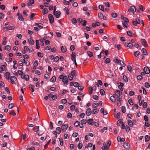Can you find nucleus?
<instances>
[{
    "mask_svg": "<svg viewBox=\"0 0 150 150\" xmlns=\"http://www.w3.org/2000/svg\"><path fill=\"white\" fill-rule=\"evenodd\" d=\"M121 18L124 20L123 21H122V22H128L129 20L128 19L125 17L123 16H121Z\"/></svg>",
    "mask_w": 150,
    "mask_h": 150,
    "instance_id": "obj_25",
    "label": "nucleus"
},
{
    "mask_svg": "<svg viewBox=\"0 0 150 150\" xmlns=\"http://www.w3.org/2000/svg\"><path fill=\"white\" fill-rule=\"evenodd\" d=\"M11 47L9 45H8L6 46L5 47V49L6 50H9L11 49Z\"/></svg>",
    "mask_w": 150,
    "mask_h": 150,
    "instance_id": "obj_34",
    "label": "nucleus"
},
{
    "mask_svg": "<svg viewBox=\"0 0 150 150\" xmlns=\"http://www.w3.org/2000/svg\"><path fill=\"white\" fill-rule=\"evenodd\" d=\"M86 115L87 116H89L92 113L91 109L89 108H88L86 110Z\"/></svg>",
    "mask_w": 150,
    "mask_h": 150,
    "instance_id": "obj_12",
    "label": "nucleus"
},
{
    "mask_svg": "<svg viewBox=\"0 0 150 150\" xmlns=\"http://www.w3.org/2000/svg\"><path fill=\"white\" fill-rule=\"evenodd\" d=\"M127 68L128 70L130 72H132V67L131 66L129 65L127 66Z\"/></svg>",
    "mask_w": 150,
    "mask_h": 150,
    "instance_id": "obj_31",
    "label": "nucleus"
},
{
    "mask_svg": "<svg viewBox=\"0 0 150 150\" xmlns=\"http://www.w3.org/2000/svg\"><path fill=\"white\" fill-rule=\"evenodd\" d=\"M110 62V59L109 58H107L106 59L105 61V63L106 64H108Z\"/></svg>",
    "mask_w": 150,
    "mask_h": 150,
    "instance_id": "obj_53",
    "label": "nucleus"
},
{
    "mask_svg": "<svg viewBox=\"0 0 150 150\" xmlns=\"http://www.w3.org/2000/svg\"><path fill=\"white\" fill-rule=\"evenodd\" d=\"M48 16L50 23L51 24L53 23L54 22V18L52 15L50 14Z\"/></svg>",
    "mask_w": 150,
    "mask_h": 150,
    "instance_id": "obj_1",
    "label": "nucleus"
},
{
    "mask_svg": "<svg viewBox=\"0 0 150 150\" xmlns=\"http://www.w3.org/2000/svg\"><path fill=\"white\" fill-rule=\"evenodd\" d=\"M110 99L111 101L112 102H115L116 101L115 97L114 96H111L110 98Z\"/></svg>",
    "mask_w": 150,
    "mask_h": 150,
    "instance_id": "obj_22",
    "label": "nucleus"
},
{
    "mask_svg": "<svg viewBox=\"0 0 150 150\" xmlns=\"http://www.w3.org/2000/svg\"><path fill=\"white\" fill-rule=\"evenodd\" d=\"M142 44V45L145 47H147L148 46V45L146 41L144 39H142L141 40Z\"/></svg>",
    "mask_w": 150,
    "mask_h": 150,
    "instance_id": "obj_4",
    "label": "nucleus"
},
{
    "mask_svg": "<svg viewBox=\"0 0 150 150\" xmlns=\"http://www.w3.org/2000/svg\"><path fill=\"white\" fill-rule=\"evenodd\" d=\"M34 0H29V2L28 3V5L29 6H31L32 4L34 3Z\"/></svg>",
    "mask_w": 150,
    "mask_h": 150,
    "instance_id": "obj_19",
    "label": "nucleus"
},
{
    "mask_svg": "<svg viewBox=\"0 0 150 150\" xmlns=\"http://www.w3.org/2000/svg\"><path fill=\"white\" fill-rule=\"evenodd\" d=\"M75 108V107L74 105H72L70 107V109L71 110H74Z\"/></svg>",
    "mask_w": 150,
    "mask_h": 150,
    "instance_id": "obj_62",
    "label": "nucleus"
},
{
    "mask_svg": "<svg viewBox=\"0 0 150 150\" xmlns=\"http://www.w3.org/2000/svg\"><path fill=\"white\" fill-rule=\"evenodd\" d=\"M130 130V128L127 125L126 126V130L127 132H129Z\"/></svg>",
    "mask_w": 150,
    "mask_h": 150,
    "instance_id": "obj_59",
    "label": "nucleus"
},
{
    "mask_svg": "<svg viewBox=\"0 0 150 150\" xmlns=\"http://www.w3.org/2000/svg\"><path fill=\"white\" fill-rule=\"evenodd\" d=\"M98 106V103H93L92 105L93 108H96Z\"/></svg>",
    "mask_w": 150,
    "mask_h": 150,
    "instance_id": "obj_46",
    "label": "nucleus"
},
{
    "mask_svg": "<svg viewBox=\"0 0 150 150\" xmlns=\"http://www.w3.org/2000/svg\"><path fill=\"white\" fill-rule=\"evenodd\" d=\"M71 74L73 76H76V71L75 70H73L71 72Z\"/></svg>",
    "mask_w": 150,
    "mask_h": 150,
    "instance_id": "obj_36",
    "label": "nucleus"
},
{
    "mask_svg": "<svg viewBox=\"0 0 150 150\" xmlns=\"http://www.w3.org/2000/svg\"><path fill=\"white\" fill-rule=\"evenodd\" d=\"M117 14L115 13H112L111 14V16L112 18H116L117 17Z\"/></svg>",
    "mask_w": 150,
    "mask_h": 150,
    "instance_id": "obj_42",
    "label": "nucleus"
},
{
    "mask_svg": "<svg viewBox=\"0 0 150 150\" xmlns=\"http://www.w3.org/2000/svg\"><path fill=\"white\" fill-rule=\"evenodd\" d=\"M48 11L47 8H44L42 11V13L45 15L48 12Z\"/></svg>",
    "mask_w": 150,
    "mask_h": 150,
    "instance_id": "obj_29",
    "label": "nucleus"
},
{
    "mask_svg": "<svg viewBox=\"0 0 150 150\" xmlns=\"http://www.w3.org/2000/svg\"><path fill=\"white\" fill-rule=\"evenodd\" d=\"M125 46L130 48H131L133 47V45L132 43L127 42L125 43Z\"/></svg>",
    "mask_w": 150,
    "mask_h": 150,
    "instance_id": "obj_5",
    "label": "nucleus"
},
{
    "mask_svg": "<svg viewBox=\"0 0 150 150\" xmlns=\"http://www.w3.org/2000/svg\"><path fill=\"white\" fill-rule=\"evenodd\" d=\"M17 15L18 16V19L19 20L21 21H24V19L23 17L21 14L19 13V12H18L17 14Z\"/></svg>",
    "mask_w": 150,
    "mask_h": 150,
    "instance_id": "obj_11",
    "label": "nucleus"
},
{
    "mask_svg": "<svg viewBox=\"0 0 150 150\" xmlns=\"http://www.w3.org/2000/svg\"><path fill=\"white\" fill-rule=\"evenodd\" d=\"M59 140L60 142V145L62 146L63 144V139L62 138H59Z\"/></svg>",
    "mask_w": 150,
    "mask_h": 150,
    "instance_id": "obj_41",
    "label": "nucleus"
},
{
    "mask_svg": "<svg viewBox=\"0 0 150 150\" xmlns=\"http://www.w3.org/2000/svg\"><path fill=\"white\" fill-rule=\"evenodd\" d=\"M128 124L130 127H132L133 126V122L130 120H128Z\"/></svg>",
    "mask_w": 150,
    "mask_h": 150,
    "instance_id": "obj_24",
    "label": "nucleus"
},
{
    "mask_svg": "<svg viewBox=\"0 0 150 150\" xmlns=\"http://www.w3.org/2000/svg\"><path fill=\"white\" fill-rule=\"evenodd\" d=\"M74 76L71 74H69L68 76V77L70 81H72L73 78Z\"/></svg>",
    "mask_w": 150,
    "mask_h": 150,
    "instance_id": "obj_48",
    "label": "nucleus"
},
{
    "mask_svg": "<svg viewBox=\"0 0 150 150\" xmlns=\"http://www.w3.org/2000/svg\"><path fill=\"white\" fill-rule=\"evenodd\" d=\"M68 127V125L67 124H64L62 125V130H66L67 129Z\"/></svg>",
    "mask_w": 150,
    "mask_h": 150,
    "instance_id": "obj_17",
    "label": "nucleus"
},
{
    "mask_svg": "<svg viewBox=\"0 0 150 150\" xmlns=\"http://www.w3.org/2000/svg\"><path fill=\"white\" fill-rule=\"evenodd\" d=\"M124 147L127 149L129 150L130 148V144L129 143L125 142L123 145Z\"/></svg>",
    "mask_w": 150,
    "mask_h": 150,
    "instance_id": "obj_9",
    "label": "nucleus"
},
{
    "mask_svg": "<svg viewBox=\"0 0 150 150\" xmlns=\"http://www.w3.org/2000/svg\"><path fill=\"white\" fill-rule=\"evenodd\" d=\"M35 42H36V48L37 49H39L40 48L39 40H36L35 41Z\"/></svg>",
    "mask_w": 150,
    "mask_h": 150,
    "instance_id": "obj_20",
    "label": "nucleus"
},
{
    "mask_svg": "<svg viewBox=\"0 0 150 150\" xmlns=\"http://www.w3.org/2000/svg\"><path fill=\"white\" fill-rule=\"evenodd\" d=\"M28 41L29 43L32 45H33L34 44V41L31 38L29 39H28Z\"/></svg>",
    "mask_w": 150,
    "mask_h": 150,
    "instance_id": "obj_21",
    "label": "nucleus"
},
{
    "mask_svg": "<svg viewBox=\"0 0 150 150\" xmlns=\"http://www.w3.org/2000/svg\"><path fill=\"white\" fill-rule=\"evenodd\" d=\"M71 55V59L72 61L74 62H75L76 61V59H75V55Z\"/></svg>",
    "mask_w": 150,
    "mask_h": 150,
    "instance_id": "obj_50",
    "label": "nucleus"
},
{
    "mask_svg": "<svg viewBox=\"0 0 150 150\" xmlns=\"http://www.w3.org/2000/svg\"><path fill=\"white\" fill-rule=\"evenodd\" d=\"M128 103L130 105H133V103L132 102V99H129L128 100Z\"/></svg>",
    "mask_w": 150,
    "mask_h": 150,
    "instance_id": "obj_54",
    "label": "nucleus"
},
{
    "mask_svg": "<svg viewBox=\"0 0 150 150\" xmlns=\"http://www.w3.org/2000/svg\"><path fill=\"white\" fill-rule=\"evenodd\" d=\"M99 111V110L97 109H94L92 111L93 113L94 114H96Z\"/></svg>",
    "mask_w": 150,
    "mask_h": 150,
    "instance_id": "obj_39",
    "label": "nucleus"
},
{
    "mask_svg": "<svg viewBox=\"0 0 150 150\" xmlns=\"http://www.w3.org/2000/svg\"><path fill=\"white\" fill-rule=\"evenodd\" d=\"M122 111L123 113H125L126 112L125 107L124 106H122Z\"/></svg>",
    "mask_w": 150,
    "mask_h": 150,
    "instance_id": "obj_55",
    "label": "nucleus"
},
{
    "mask_svg": "<svg viewBox=\"0 0 150 150\" xmlns=\"http://www.w3.org/2000/svg\"><path fill=\"white\" fill-rule=\"evenodd\" d=\"M39 130V126H37L33 128V130L34 132H36L38 131Z\"/></svg>",
    "mask_w": 150,
    "mask_h": 150,
    "instance_id": "obj_35",
    "label": "nucleus"
},
{
    "mask_svg": "<svg viewBox=\"0 0 150 150\" xmlns=\"http://www.w3.org/2000/svg\"><path fill=\"white\" fill-rule=\"evenodd\" d=\"M105 91L103 89H101L100 91V94L102 95H104L105 94Z\"/></svg>",
    "mask_w": 150,
    "mask_h": 150,
    "instance_id": "obj_56",
    "label": "nucleus"
},
{
    "mask_svg": "<svg viewBox=\"0 0 150 150\" xmlns=\"http://www.w3.org/2000/svg\"><path fill=\"white\" fill-rule=\"evenodd\" d=\"M50 77L49 75L47 74H45L44 76V78L46 79H48Z\"/></svg>",
    "mask_w": 150,
    "mask_h": 150,
    "instance_id": "obj_60",
    "label": "nucleus"
},
{
    "mask_svg": "<svg viewBox=\"0 0 150 150\" xmlns=\"http://www.w3.org/2000/svg\"><path fill=\"white\" fill-rule=\"evenodd\" d=\"M56 81V77L55 76H53L50 79V81L54 83Z\"/></svg>",
    "mask_w": 150,
    "mask_h": 150,
    "instance_id": "obj_28",
    "label": "nucleus"
},
{
    "mask_svg": "<svg viewBox=\"0 0 150 150\" xmlns=\"http://www.w3.org/2000/svg\"><path fill=\"white\" fill-rule=\"evenodd\" d=\"M150 85L147 82H146L145 83V86L146 88H149L150 87Z\"/></svg>",
    "mask_w": 150,
    "mask_h": 150,
    "instance_id": "obj_63",
    "label": "nucleus"
},
{
    "mask_svg": "<svg viewBox=\"0 0 150 150\" xmlns=\"http://www.w3.org/2000/svg\"><path fill=\"white\" fill-rule=\"evenodd\" d=\"M9 79H10L11 80V83L13 84L14 83V82L16 81L17 78L15 76H11L10 77Z\"/></svg>",
    "mask_w": 150,
    "mask_h": 150,
    "instance_id": "obj_3",
    "label": "nucleus"
},
{
    "mask_svg": "<svg viewBox=\"0 0 150 150\" xmlns=\"http://www.w3.org/2000/svg\"><path fill=\"white\" fill-rule=\"evenodd\" d=\"M127 23L122 22V23L124 27L127 28L128 27V25Z\"/></svg>",
    "mask_w": 150,
    "mask_h": 150,
    "instance_id": "obj_32",
    "label": "nucleus"
},
{
    "mask_svg": "<svg viewBox=\"0 0 150 150\" xmlns=\"http://www.w3.org/2000/svg\"><path fill=\"white\" fill-rule=\"evenodd\" d=\"M67 117L68 118H70L72 117V114L70 112L68 113L67 115Z\"/></svg>",
    "mask_w": 150,
    "mask_h": 150,
    "instance_id": "obj_61",
    "label": "nucleus"
},
{
    "mask_svg": "<svg viewBox=\"0 0 150 150\" xmlns=\"http://www.w3.org/2000/svg\"><path fill=\"white\" fill-rule=\"evenodd\" d=\"M139 54V51H137L134 53V55L135 57H137L138 56Z\"/></svg>",
    "mask_w": 150,
    "mask_h": 150,
    "instance_id": "obj_45",
    "label": "nucleus"
},
{
    "mask_svg": "<svg viewBox=\"0 0 150 150\" xmlns=\"http://www.w3.org/2000/svg\"><path fill=\"white\" fill-rule=\"evenodd\" d=\"M136 11V8L134 6H131L128 9V11L129 12H135Z\"/></svg>",
    "mask_w": 150,
    "mask_h": 150,
    "instance_id": "obj_2",
    "label": "nucleus"
},
{
    "mask_svg": "<svg viewBox=\"0 0 150 150\" xmlns=\"http://www.w3.org/2000/svg\"><path fill=\"white\" fill-rule=\"evenodd\" d=\"M99 8L103 11H104V6L102 5H100L99 6Z\"/></svg>",
    "mask_w": 150,
    "mask_h": 150,
    "instance_id": "obj_44",
    "label": "nucleus"
},
{
    "mask_svg": "<svg viewBox=\"0 0 150 150\" xmlns=\"http://www.w3.org/2000/svg\"><path fill=\"white\" fill-rule=\"evenodd\" d=\"M142 52L145 55H147L148 54V53L147 52L146 50L144 48H143L141 50Z\"/></svg>",
    "mask_w": 150,
    "mask_h": 150,
    "instance_id": "obj_16",
    "label": "nucleus"
},
{
    "mask_svg": "<svg viewBox=\"0 0 150 150\" xmlns=\"http://www.w3.org/2000/svg\"><path fill=\"white\" fill-rule=\"evenodd\" d=\"M37 54L38 56L40 57H42L43 56V54L40 52H38Z\"/></svg>",
    "mask_w": 150,
    "mask_h": 150,
    "instance_id": "obj_58",
    "label": "nucleus"
},
{
    "mask_svg": "<svg viewBox=\"0 0 150 150\" xmlns=\"http://www.w3.org/2000/svg\"><path fill=\"white\" fill-rule=\"evenodd\" d=\"M10 73L9 72H7L4 74V76L5 78L7 80H9L10 77Z\"/></svg>",
    "mask_w": 150,
    "mask_h": 150,
    "instance_id": "obj_10",
    "label": "nucleus"
},
{
    "mask_svg": "<svg viewBox=\"0 0 150 150\" xmlns=\"http://www.w3.org/2000/svg\"><path fill=\"white\" fill-rule=\"evenodd\" d=\"M56 130L57 131V133L59 134L60 133L61 131V129L60 127H57V128L56 129Z\"/></svg>",
    "mask_w": 150,
    "mask_h": 150,
    "instance_id": "obj_47",
    "label": "nucleus"
},
{
    "mask_svg": "<svg viewBox=\"0 0 150 150\" xmlns=\"http://www.w3.org/2000/svg\"><path fill=\"white\" fill-rule=\"evenodd\" d=\"M115 92V95L117 96H120L122 94V92L119 90H116Z\"/></svg>",
    "mask_w": 150,
    "mask_h": 150,
    "instance_id": "obj_27",
    "label": "nucleus"
},
{
    "mask_svg": "<svg viewBox=\"0 0 150 150\" xmlns=\"http://www.w3.org/2000/svg\"><path fill=\"white\" fill-rule=\"evenodd\" d=\"M143 71L146 74H149L150 73V69L149 68L147 67H144V68Z\"/></svg>",
    "mask_w": 150,
    "mask_h": 150,
    "instance_id": "obj_8",
    "label": "nucleus"
},
{
    "mask_svg": "<svg viewBox=\"0 0 150 150\" xmlns=\"http://www.w3.org/2000/svg\"><path fill=\"white\" fill-rule=\"evenodd\" d=\"M86 120H84V119L82 120L81 121V124H82L83 125L86 124Z\"/></svg>",
    "mask_w": 150,
    "mask_h": 150,
    "instance_id": "obj_64",
    "label": "nucleus"
},
{
    "mask_svg": "<svg viewBox=\"0 0 150 150\" xmlns=\"http://www.w3.org/2000/svg\"><path fill=\"white\" fill-rule=\"evenodd\" d=\"M61 50L62 52L63 53L66 52L67 50L66 47L64 46H62L61 47Z\"/></svg>",
    "mask_w": 150,
    "mask_h": 150,
    "instance_id": "obj_18",
    "label": "nucleus"
},
{
    "mask_svg": "<svg viewBox=\"0 0 150 150\" xmlns=\"http://www.w3.org/2000/svg\"><path fill=\"white\" fill-rule=\"evenodd\" d=\"M68 79L67 77L66 76H64L63 79H62V81L64 83V84H67L68 82Z\"/></svg>",
    "mask_w": 150,
    "mask_h": 150,
    "instance_id": "obj_13",
    "label": "nucleus"
},
{
    "mask_svg": "<svg viewBox=\"0 0 150 150\" xmlns=\"http://www.w3.org/2000/svg\"><path fill=\"white\" fill-rule=\"evenodd\" d=\"M35 26H38L40 29H42L43 26V25L41 23H35Z\"/></svg>",
    "mask_w": 150,
    "mask_h": 150,
    "instance_id": "obj_15",
    "label": "nucleus"
},
{
    "mask_svg": "<svg viewBox=\"0 0 150 150\" xmlns=\"http://www.w3.org/2000/svg\"><path fill=\"white\" fill-rule=\"evenodd\" d=\"M145 142H147L150 140V137L149 135H146L145 136Z\"/></svg>",
    "mask_w": 150,
    "mask_h": 150,
    "instance_id": "obj_23",
    "label": "nucleus"
},
{
    "mask_svg": "<svg viewBox=\"0 0 150 150\" xmlns=\"http://www.w3.org/2000/svg\"><path fill=\"white\" fill-rule=\"evenodd\" d=\"M137 79L139 80H141L142 79V75H138L137 76Z\"/></svg>",
    "mask_w": 150,
    "mask_h": 150,
    "instance_id": "obj_57",
    "label": "nucleus"
},
{
    "mask_svg": "<svg viewBox=\"0 0 150 150\" xmlns=\"http://www.w3.org/2000/svg\"><path fill=\"white\" fill-rule=\"evenodd\" d=\"M119 63H120V65L123 67H125L126 65V64L124 63V62L120 60Z\"/></svg>",
    "mask_w": 150,
    "mask_h": 150,
    "instance_id": "obj_33",
    "label": "nucleus"
},
{
    "mask_svg": "<svg viewBox=\"0 0 150 150\" xmlns=\"http://www.w3.org/2000/svg\"><path fill=\"white\" fill-rule=\"evenodd\" d=\"M63 10L66 13V14L68 15L69 14V10L68 8L66 7L64 8Z\"/></svg>",
    "mask_w": 150,
    "mask_h": 150,
    "instance_id": "obj_26",
    "label": "nucleus"
},
{
    "mask_svg": "<svg viewBox=\"0 0 150 150\" xmlns=\"http://www.w3.org/2000/svg\"><path fill=\"white\" fill-rule=\"evenodd\" d=\"M132 23L134 25L136 26L137 24H139L140 23V21L139 19L137 18L135 21H133Z\"/></svg>",
    "mask_w": 150,
    "mask_h": 150,
    "instance_id": "obj_6",
    "label": "nucleus"
},
{
    "mask_svg": "<svg viewBox=\"0 0 150 150\" xmlns=\"http://www.w3.org/2000/svg\"><path fill=\"white\" fill-rule=\"evenodd\" d=\"M14 106V104L13 103L10 104L8 106V108L9 109H12Z\"/></svg>",
    "mask_w": 150,
    "mask_h": 150,
    "instance_id": "obj_51",
    "label": "nucleus"
},
{
    "mask_svg": "<svg viewBox=\"0 0 150 150\" xmlns=\"http://www.w3.org/2000/svg\"><path fill=\"white\" fill-rule=\"evenodd\" d=\"M82 146H83L82 143H79V144L78 145V148L79 149H80L82 148Z\"/></svg>",
    "mask_w": 150,
    "mask_h": 150,
    "instance_id": "obj_43",
    "label": "nucleus"
},
{
    "mask_svg": "<svg viewBox=\"0 0 150 150\" xmlns=\"http://www.w3.org/2000/svg\"><path fill=\"white\" fill-rule=\"evenodd\" d=\"M53 14L55 16L56 18H59L60 15L61 14V12L59 11H57L54 12V14L53 13Z\"/></svg>",
    "mask_w": 150,
    "mask_h": 150,
    "instance_id": "obj_7",
    "label": "nucleus"
},
{
    "mask_svg": "<svg viewBox=\"0 0 150 150\" xmlns=\"http://www.w3.org/2000/svg\"><path fill=\"white\" fill-rule=\"evenodd\" d=\"M87 123L90 125H92L93 123V119H89L87 120Z\"/></svg>",
    "mask_w": 150,
    "mask_h": 150,
    "instance_id": "obj_14",
    "label": "nucleus"
},
{
    "mask_svg": "<svg viewBox=\"0 0 150 150\" xmlns=\"http://www.w3.org/2000/svg\"><path fill=\"white\" fill-rule=\"evenodd\" d=\"M113 61L115 63H119L120 60H118L117 57H115L114 58Z\"/></svg>",
    "mask_w": 150,
    "mask_h": 150,
    "instance_id": "obj_38",
    "label": "nucleus"
},
{
    "mask_svg": "<svg viewBox=\"0 0 150 150\" xmlns=\"http://www.w3.org/2000/svg\"><path fill=\"white\" fill-rule=\"evenodd\" d=\"M98 16L100 19H102L103 17V15L101 13H98Z\"/></svg>",
    "mask_w": 150,
    "mask_h": 150,
    "instance_id": "obj_30",
    "label": "nucleus"
},
{
    "mask_svg": "<svg viewBox=\"0 0 150 150\" xmlns=\"http://www.w3.org/2000/svg\"><path fill=\"white\" fill-rule=\"evenodd\" d=\"M79 121H76L74 123V125L75 127H78L79 125Z\"/></svg>",
    "mask_w": 150,
    "mask_h": 150,
    "instance_id": "obj_49",
    "label": "nucleus"
},
{
    "mask_svg": "<svg viewBox=\"0 0 150 150\" xmlns=\"http://www.w3.org/2000/svg\"><path fill=\"white\" fill-rule=\"evenodd\" d=\"M123 79L125 81V82H127L128 81V78H127V76L126 75H123Z\"/></svg>",
    "mask_w": 150,
    "mask_h": 150,
    "instance_id": "obj_37",
    "label": "nucleus"
},
{
    "mask_svg": "<svg viewBox=\"0 0 150 150\" xmlns=\"http://www.w3.org/2000/svg\"><path fill=\"white\" fill-rule=\"evenodd\" d=\"M23 75L25 76L24 79L26 81H28L29 79V76L27 74H24Z\"/></svg>",
    "mask_w": 150,
    "mask_h": 150,
    "instance_id": "obj_40",
    "label": "nucleus"
},
{
    "mask_svg": "<svg viewBox=\"0 0 150 150\" xmlns=\"http://www.w3.org/2000/svg\"><path fill=\"white\" fill-rule=\"evenodd\" d=\"M30 88L31 89V91L32 92H34V86L32 84H30Z\"/></svg>",
    "mask_w": 150,
    "mask_h": 150,
    "instance_id": "obj_52",
    "label": "nucleus"
}]
</instances>
